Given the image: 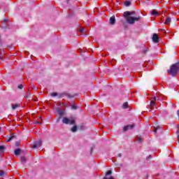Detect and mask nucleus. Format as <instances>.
Returning <instances> with one entry per match:
<instances>
[{
	"label": "nucleus",
	"mask_w": 179,
	"mask_h": 179,
	"mask_svg": "<svg viewBox=\"0 0 179 179\" xmlns=\"http://www.w3.org/2000/svg\"><path fill=\"white\" fill-rule=\"evenodd\" d=\"M18 89H23V85H18Z\"/></svg>",
	"instance_id": "2f4dec72"
},
{
	"label": "nucleus",
	"mask_w": 179,
	"mask_h": 179,
	"mask_svg": "<svg viewBox=\"0 0 179 179\" xmlns=\"http://www.w3.org/2000/svg\"><path fill=\"white\" fill-rule=\"evenodd\" d=\"M30 96H31V94H30V91L28 90V91L25 95V99H30Z\"/></svg>",
	"instance_id": "f3484780"
},
{
	"label": "nucleus",
	"mask_w": 179,
	"mask_h": 179,
	"mask_svg": "<svg viewBox=\"0 0 179 179\" xmlns=\"http://www.w3.org/2000/svg\"><path fill=\"white\" fill-rule=\"evenodd\" d=\"M64 113L62 112L59 113L60 115H62Z\"/></svg>",
	"instance_id": "a19ab883"
},
{
	"label": "nucleus",
	"mask_w": 179,
	"mask_h": 179,
	"mask_svg": "<svg viewBox=\"0 0 179 179\" xmlns=\"http://www.w3.org/2000/svg\"><path fill=\"white\" fill-rule=\"evenodd\" d=\"M20 106V105H19V104H15V105L12 106V108H13V110H16V108H17Z\"/></svg>",
	"instance_id": "b1692460"
},
{
	"label": "nucleus",
	"mask_w": 179,
	"mask_h": 179,
	"mask_svg": "<svg viewBox=\"0 0 179 179\" xmlns=\"http://www.w3.org/2000/svg\"><path fill=\"white\" fill-rule=\"evenodd\" d=\"M109 23L112 25L115 24V16L113 15L110 17Z\"/></svg>",
	"instance_id": "1a4fd4ad"
},
{
	"label": "nucleus",
	"mask_w": 179,
	"mask_h": 179,
	"mask_svg": "<svg viewBox=\"0 0 179 179\" xmlns=\"http://www.w3.org/2000/svg\"><path fill=\"white\" fill-rule=\"evenodd\" d=\"M118 157H121L122 156V155L121 153L118 154Z\"/></svg>",
	"instance_id": "c9c22d12"
},
{
	"label": "nucleus",
	"mask_w": 179,
	"mask_h": 179,
	"mask_svg": "<svg viewBox=\"0 0 179 179\" xmlns=\"http://www.w3.org/2000/svg\"><path fill=\"white\" fill-rule=\"evenodd\" d=\"M111 174H113V171H111V170H109L106 172V176H111Z\"/></svg>",
	"instance_id": "bb28decb"
},
{
	"label": "nucleus",
	"mask_w": 179,
	"mask_h": 179,
	"mask_svg": "<svg viewBox=\"0 0 179 179\" xmlns=\"http://www.w3.org/2000/svg\"><path fill=\"white\" fill-rule=\"evenodd\" d=\"M135 128V124H127L124 127L123 131L124 132H127V131H129V129H134Z\"/></svg>",
	"instance_id": "423d86ee"
},
{
	"label": "nucleus",
	"mask_w": 179,
	"mask_h": 179,
	"mask_svg": "<svg viewBox=\"0 0 179 179\" xmlns=\"http://www.w3.org/2000/svg\"><path fill=\"white\" fill-rule=\"evenodd\" d=\"M152 41H154L156 43H159V36L157 35V34H153Z\"/></svg>",
	"instance_id": "6e6552de"
},
{
	"label": "nucleus",
	"mask_w": 179,
	"mask_h": 179,
	"mask_svg": "<svg viewBox=\"0 0 179 179\" xmlns=\"http://www.w3.org/2000/svg\"><path fill=\"white\" fill-rule=\"evenodd\" d=\"M176 134H179V124L178 125V130L176 131Z\"/></svg>",
	"instance_id": "473e14b6"
},
{
	"label": "nucleus",
	"mask_w": 179,
	"mask_h": 179,
	"mask_svg": "<svg viewBox=\"0 0 179 179\" xmlns=\"http://www.w3.org/2000/svg\"><path fill=\"white\" fill-rule=\"evenodd\" d=\"M0 131H1V127H0Z\"/></svg>",
	"instance_id": "37998d69"
},
{
	"label": "nucleus",
	"mask_w": 179,
	"mask_h": 179,
	"mask_svg": "<svg viewBox=\"0 0 179 179\" xmlns=\"http://www.w3.org/2000/svg\"><path fill=\"white\" fill-rule=\"evenodd\" d=\"M36 124H38L39 125L41 124V122H36Z\"/></svg>",
	"instance_id": "58836bf2"
},
{
	"label": "nucleus",
	"mask_w": 179,
	"mask_h": 179,
	"mask_svg": "<svg viewBox=\"0 0 179 179\" xmlns=\"http://www.w3.org/2000/svg\"><path fill=\"white\" fill-rule=\"evenodd\" d=\"M42 145L43 141L41 140H39L35 142V143L32 145L31 148L32 149H36L37 148H41Z\"/></svg>",
	"instance_id": "39448f33"
},
{
	"label": "nucleus",
	"mask_w": 179,
	"mask_h": 179,
	"mask_svg": "<svg viewBox=\"0 0 179 179\" xmlns=\"http://www.w3.org/2000/svg\"><path fill=\"white\" fill-rule=\"evenodd\" d=\"M149 159H152V156H148V157H147V160H149Z\"/></svg>",
	"instance_id": "72a5a7b5"
},
{
	"label": "nucleus",
	"mask_w": 179,
	"mask_h": 179,
	"mask_svg": "<svg viewBox=\"0 0 179 179\" xmlns=\"http://www.w3.org/2000/svg\"><path fill=\"white\" fill-rule=\"evenodd\" d=\"M25 54H27V55H29L30 53L28 51H25Z\"/></svg>",
	"instance_id": "f704fd0d"
},
{
	"label": "nucleus",
	"mask_w": 179,
	"mask_h": 179,
	"mask_svg": "<svg viewBox=\"0 0 179 179\" xmlns=\"http://www.w3.org/2000/svg\"><path fill=\"white\" fill-rule=\"evenodd\" d=\"M124 6H131V1H128V0H126L124 2Z\"/></svg>",
	"instance_id": "2eb2a0df"
},
{
	"label": "nucleus",
	"mask_w": 179,
	"mask_h": 179,
	"mask_svg": "<svg viewBox=\"0 0 179 179\" xmlns=\"http://www.w3.org/2000/svg\"><path fill=\"white\" fill-rule=\"evenodd\" d=\"M5 150V145H0V152H3Z\"/></svg>",
	"instance_id": "a878e982"
},
{
	"label": "nucleus",
	"mask_w": 179,
	"mask_h": 179,
	"mask_svg": "<svg viewBox=\"0 0 179 179\" xmlns=\"http://www.w3.org/2000/svg\"><path fill=\"white\" fill-rule=\"evenodd\" d=\"M3 176H6V172H4L2 170H0V177H3Z\"/></svg>",
	"instance_id": "412c9836"
},
{
	"label": "nucleus",
	"mask_w": 179,
	"mask_h": 179,
	"mask_svg": "<svg viewBox=\"0 0 179 179\" xmlns=\"http://www.w3.org/2000/svg\"><path fill=\"white\" fill-rule=\"evenodd\" d=\"M62 122L66 125H76V120L73 116H71L70 117H63Z\"/></svg>",
	"instance_id": "7ed1b4c3"
},
{
	"label": "nucleus",
	"mask_w": 179,
	"mask_h": 179,
	"mask_svg": "<svg viewBox=\"0 0 179 179\" xmlns=\"http://www.w3.org/2000/svg\"><path fill=\"white\" fill-rule=\"evenodd\" d=\"M2 58H3V55L2 54H0V59H2Z\"/></svg>",
	"instance_id": "e433bc0d"
},
{
	"label": "nucleus",
	"mask_w": 179,
	"mask_h": 179,
	"mask_svg": "<svg viewBox=\"0 0 179 179\" xmlns=\"http://www.w3.org/2000/svg\"><path fill=\"white\" fill-rule=\"evenodd\" d=\"M31 87H32V89H34V85H31Z\"/></svg>",
	"instance_id": "ea45409f"
},
{
	"label": "nucleus",
	"mask_w": 179,
	"mask_h": 179,
	"mask_svg": "<svg viewBox=\"0 0 179 179\" xmlns=\"http://www.w3.org/2000/svg\"><path fill=\"white\" fill-rule=\"evenodd\" d=\"M50 96H52V97H59V99H62L64 96H66L68 97V99H73V97H76L78 96V94H74L72 95V94H68L66 92H63V93H60V94H58L57 92H52L50 94Z\"/></svg>",
	"instance_id": "f03ea898"
},
{
	"label": "nucleus",
	"mask_w": 179,
	"mask_h": 179,
	"mask_svg": "<svg viewBox=\"0 0 179 179\" xmlns=\"http://www.w3.org/2000/svg\"><path fill=\"white\" fill-rule=\"evenodd\" d=\"M148 48H146V49L143 50V54H146V52H148Z\"/></svg>",
	"instance_id": "7c9ffc66"
},
{
	"label": "nucleus",
	"mask_w": 179,
	"mask_h": 179,
	"mask_svg": "<svg viewBox=\"0 0 179 179\" xmlns=\"http://www.w3.org/2000/svg\"><path fill=\"white\" fill-rule=\"evenodd\" d=\"M3 22H4V23H8L9 20L8 18H5Z\"/></svg>",
	"instance_id": "c85d7f7f"
},
{
	"label": "nucleus",
	"mask_w": 179,
	"mask_h": 179,
	"mask_svg": "<svg viewBox=\"0 0 179 179\" xmlns=\"http://www.w3.org/2000/svg\"><path fill=\"white\" fill-rule=\"evenodd\" d=\"M136 141L138 142H142L143 141V137L140 136L136 138Z\"/></svg>",
	"instance_id": "4be33fe9"
},
{
	"label": "nucleus",
	"mask_w": 179,
	"mask_h": 179,
	"mask_svg": "<svg viewBox=\"0 0 179 179\" xmlns=\"http://www.w3.org/2000/svg\"><path fill=\"white\" fill-rule=\"evenodd\" d=\"M80 33L83 34H85V32L84 31H86V29L82 27L80 28L79 30Z\"/></svg>",
	"instance_id": "aec40b11"
},
{
	"label": "nucleus",
	"mask_w": 179,
	"mask_h": 179,
	"mask_svg": "<svg viewBox=\"0 0 179 179\" xmlns=\"http://www.w3.org/2000/svg\"><path fill=\"white\" fill-rule=\"evenodd\" d=\"M123 17L126 19L127 23L128 24H135L136 22H141L142 20V17L138 15L136 11H125L123 13Z\"/></svg>",
	"instance_id": "f257e3e1"
},
{
	"label": "nucleus",
	"mask_w": 179,
	"mask_h": 179,
	"mask_svg": "<svg viewBox=\"0 0 179 179\" xmlns=\"http://www.w3.org/2000/svg\"><path fill=\"white\" fill-rule=\"evenodd\" d=\"M169 23H171V18L170 17H167L164 22V24H169Z\"/></svg>",
	"instance_id": "f8f14e48"
},
{
	"label": "nucleus",
	"mask_w": 179,
	"mask_h": 179,
	"mask_svg": "<svg viewBox=\"0 0 179 179\" xmlns=\"http://www.w3.org/2000/svg\"><path fill=\"white\" fill-rule=\"evenodd\" d=\"M159 129L161 131V132H162V131H163L162 127H154L155 134H156V132H157V131H159Z\"/></svg>",
	"instance_id": "9b49d317"
},
{
	"label": "nucleus",
	"mask_w": 179,
	"mask_h": 179,
	"mask_svg": "<svg viewBox=\"0 0 179 179\" xmlns=\"http://www.w3.org/2000/svg\"><path fill=\"white\" fill-rule=\"evenodd\" d=\"M151 15H152V16H157V15H159V13L156 10H152L151 12Z\"/></svg>",
	"instance_id": "dca6fc26"
},
{
	"label": "nucleus",
	"mask_w": 179,
	"mask_h": 179,
	"mask_svg": "<svg viewBox=\"0 0 179 179\" xmlns=\"http://www.w3.org/2000/svg\"><path fill=\"white\" fill-rule=\"evenodd\" d=\"M1 28L3 29L4 30H6V29H8V26L6 25V22H2Z\"/></svg>",
	"instance_id": "4468645a"
},
{
	"label": "nucleus",
	"mask_w": 179,
	"mask_h": 179,
	"mask_svg": "<svg viewBox=\"0 0 179 179\" xmlns=\"http://www.w3.org/2000/svg\"><path fill=\"white\" fill-rule=\"evenodd\" d=\"M115 167H117V169H120L121 167H122V164H120V163H115Z\"/></svg>",
	"instance_id": "5701e85b"
},
{
	"label": "nucleus",
	"mask_w": 179,
	"mask_h": 179,
	"mask_svg": "<svg viewBox=\"0 0 179 179\" xmlns=\"http://www.w3.org/2000/svg\"><path fill=\"white\" fill-rule=\"evenodd\" d=\"M13 139H16V135L15 134L12 133L9 137L7 138L6 140V142H10V141H13Z\"/></svg>",
	"instance_id": "0eeeda50"
},
{
	"label": "nucleus",
	"mask_w": 179,
	"mask_h": 179,
	"mask_svg": "<svg viewBox=\"0 0 179 179\" xmlns=\"http://www.w3.org/2000/svg\"><path fill=\"white\" fill-rule=\"evenodd\" d=\"M71 131L73 132H76V131H78V126H76V124H74V126L71 128Z\"/></svg>",
	"instance_id": "a211bd4d"
},
{
	"label": "nucleus",
	"mask_w": 179,
	"mask_h": 179,
	"mask_svg": "<svg viewBox=\"0 0 179 179\" xmlns=\"http://www.w3.org/2000/svg\"><path fill=\"white\" fill-rule=\"evenodd\" d=\"M10 47H12V45H10V46H8V48H10Z\"/></svg>",
	"instance_id": "79ce46f5"
},
{
	"label": "nucleus",
	"mask_w": 179,
	"mask_h": 179,
	"mask_svg": "<svg viewBox=\"0 0 179 179\" xmlns=\"http://www.w3.org/2000/svg\"><path fill=\"white\" fill-rule=\"evenodd\" d=\"M159 101V97L154 96L150 99V108H153V107H155V106H156V101Z\"/></svg>",
	"instance_id": "20e7f679"
},
{
	"label": "nucleus",
	"mask_w": 179,
	"mask_h": 179,
	"mask_svg": "<svg viewBox=\"0 0 179 179\" xmlns=\"http://www.w3.org/2000/svg\"><path fill=\"white\" fill-rule=\"evenodd\" d=\"M21 163H22V164H24V163H26L27 162V159H26V157H21Z\"/></svg>",
	"instance_id": "6ab92c4d"
},
{
	"label": "nucleus",
	"mask_w": 179,
	"mask_h": 179,
	"mask_svg": "<svg viewBox=\"0 0 179 179\" xmlns=\"http://www.w3.org/2000/svg\"><path fill=\"white\" fill-rule=\"evenodd\" d=\"M20 152H22V150L20 148H17L16 150H15V156H19V155H20Z\"/></svg>",
	"instance_id": "9d476101"
},
{
	"label": "nucleus",
	"mask_w": 179,
	"mask_h": 179,
	"mask_svg": "<svg viewBox=\"0 0 179 179\" xmlns=\"http://www.w3.org/2000/svg\"><path fill=\"white\" fill-rule=\"evenodd\" d=\"M71 110H78V105L75 102L71 104Z\"/></svg>",
	"instance_id": "ddd939ff"
},
{
	"label": "nucleus",
	"mask_w": 179,
	"mask_h": 179,
	"mask_svg": "<svg viewBox=\"0 0 179 179\" xmlns=\"http://www.w3.org/2000/svg\"><path fill=\"white\" fill-rule=\"evenodd\" d=\"M94 150V147L91 148L90 155L93 154V150Z\"/></svg>",
	"instance_id": "c756f323"
},
{
	"label": "nucleus",
	"mask_w": 179,
	"mask_h": 179,
	"mask_svg": "<svg viewBox=\"0 0 179 179\" xmlns=\"http://www.w3.org/2000/svg\"><path fill=\"white\" fill-rule=\"evenodd\" d=\"M60 118H58L57 120V122H59V121H60Z\"/></svg>",
	"instance_id": "4c0bfd02"
},
{
	"label": "nucleus",
	"mask_w": 179,
	"mask_h": 179,
	"mask_svg": "<svg viewBox=\"0 0 179 179\" xmlns=\"http://www.w3.org/2000/svg\"><path fill=\"white\" fill-rule=\"evenodd\" d=\"M15 146H16L17 148H19V146H20V143H19V141H16V142H15Z\"/></svg>",
	"instance_id": "cd10ccee"
},
{
	"label": "nucleus",
	"mask_w": 179,
	"mask_h": 179,
	"mask_svg": "<svg viewBox=\"0 0 179 179\" xmlns=\"http://www.w3.org/2000/svg\"><path fill=\"white\" fill-rule=\"evenodd\" d=\"M123 108H128V102H124V103Z\"/></svg>",
	"instance_id": "393cba45"
}]
</instances>
